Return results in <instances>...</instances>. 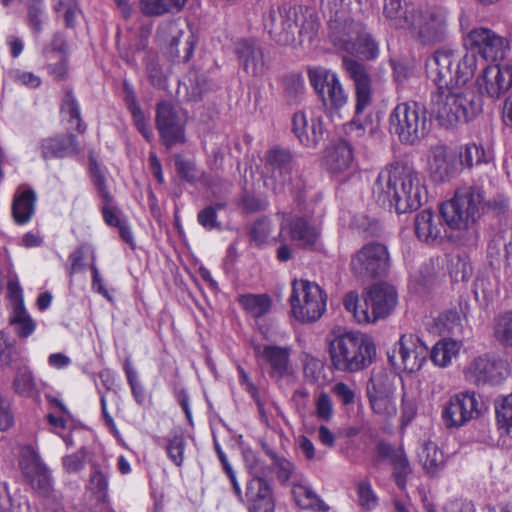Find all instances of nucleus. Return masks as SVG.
<instances>
[{
  "mask_svg": "<svg viewBox=\"0 0 512 512\" xmlns=\"http://www.w3.org/2000/svg\"><path fill=\"white\" fill-rule=\"evenodd\" d=\"M427 75L436 85L429 110L438 124L453 128L474 120L482 112V101L465 84L476 70V56L442 48L427 60Z\"/></svg>",
  "mask_w": 512,
  "mask_h": 512,
  "instance_id": "nucleus-1",
  "label": "nucleus"
},
{
  "mask_svg": "<svg viewBox=\"0 0 512 512\" xmlns=\"http://www.w3.org/2000/svg\"><path fill=\"white\" fill-rule=\"evenodd\" d=\"M376 202L397 213L419 209L427 200L424 177L411 165L394 162L382 169L372 187Z\"/></svg>",
  "mask_w": 512,
  "mask_h": 512,
  "instance_id": "nucleus-2",
  "label": "nucleus"
},
{
  "mask_svg": "<svg viewBox=\"0 0 512 512\" xmlns=\"http://www.w3.org/2000/svg\"><path fill=\"white\" fill-rule=\"evenodd\" d=\"M484 207V192L478 186L458 188L454 196L443 202L440 215L451 231V237L462 244H470L479 238V220Z\"/></svg>",
  "mask_w": 512,
  "mask_h": 512,
  "instance_id": "nucleus-3",
  "label": "nucleus"
},
{
  "mask_svg": "<svg viewBox=\"0 0 512 512\" xmlns=\"http://www.w3.org/2000/svg\"><path fill=\"white\" fill-rule=\"evenodd\" d=\"M333 367L341 372L354 373L370 366L376 357V346L372 338L359 331H348L337 335L329 345Z\"/></svg>",
  "mask_w": 512,
  "mask_h": 512,
  "instance_id": "nucleus-4",
  "label": "nucleus"
},
{
  "mask_svg": "<svg viewBox=\"0 0 512 512\" xmlns=\"http://www.w3.org/2000/svg\"><path fill=\"white\" fill-rule=\"evenodd\" d=\"M426 108L416 101L397 104L389 115V130L401 143L414 145L429 132Z\"/></svg>",
  "mask_w": 512,
  "mask_h": 512,
  "instance_id": "nucleus-5",
  "label": "nucleus"
},
{
  "mask_svg": "<svg viewBox=\"0 0 512 512\" xmlns=\"http://www.w3.org/2000/svg\"><path fill=\"white\" fill-rule=\"evenodd\" d=\"M293 317L302 322L317 321L326 310V295L321 287L308 280H295L289 298Z\"/></svg>",
  "mask_w": 512,
  "mask_h": 512,
  "instance_id": "nucleus-6",
  "label": "nucleus"
},
{
  "mask_svg": "<svg viewBox=\"0 0 512 512\" xmlns=\"http://www.w3.org/2000/svg\"><path fill=\"white\" fill-rule=\"evenodd\" d=\"M390 269V254L384 244L371 242L358 250L350 261V270L362 281L387 275Z\"/></svg>",
  "mask_w": 512,
  "mask_h": 512,
  "instance_id": "nucleus-7",
  "label": "nucleus"
},
{
  "mask_svg": "<svg viewBox=\"0 0 512 512\" xmlns=\"http://www.w3.org/2000/svg\"><path fill=\"white\" fill-rule=\"evenodd\" d=\"M308 78L324 105L338 110L347 104L348 93L335 72L322 66L310 67Z\"/></svg>",
  "mask_w": 512,
  "mask_h": 512,
  "instance_id": "nucleus-8",
  "label": "nucleus"
},
{
  "mask_svg": "<svg viewBox=\"0 0 512 512\" xmlns=\"http://www.w3.org/2000/svg\"><path fill=\"white\" fill-rule=\"evenodd\" d=\"M424 45L443 42L448 36L446 14L439 9H419L408 29Z\"/></svg>",
  "mask_w": 512,
  "mask_h": 512,
  "instance_id": "nucleus-9",
  "label": "nucleus"
},
{
  "mask_svg": "<svg viewBox=\"0 0 512 512\" xmlns=\"http://www.w3.org/2000/svg\"><path fill=\"white\" fill-rule=\"evenodd\" d=\"M263 21L269 36L278 45L287 46L295 42L299 21L296 8L288 5L271 7Z\"/></svg>",
  "mask_w": 512,
  "mask_h": 512,
  "instance_id": "nucleus-10",
  "label": "nucleus"
},
{
  "mask_svg": "<svg viewBox=\"0 0 512 512\" xmlns=\"http://www.w3.org/2000/svg\"><path fill=\"white\" fill-rule=\"evenodd\" d=\"M186 113L180 107L163 101L156 108V127L163 144L172 147L185 140Z\"/></svg>",
  "mask_w": 512,
  "mask_h": 512,
  "instance_id": "nucleus-11",
  "label": "nucleus"
},
{
  "mask_svg": "<svg viewBox=\"0 0 512 512\" xmlns=\"http://www.w3.org/2000/svg\"><path fill=\"white\" fill-rule=\"evenodd\" d=\"M465 45L478 53L485 60L498 61L504 59L510 50L509 41L484 27L472 29L465 39Z\"/></svg>",
  "mask_w": 512,
  "mask_h": 512,
  "instance_id": "nucleus-12",
  "label": "nucleus"
},
{
  "mask_svg": "<svg viewBox=\"0 0 512 512\" xmlns=\"http://www.w3.org/2000/svg\"><path fill=\"white\" fill-rule=\"evenodd\" d=\"M234 52L239 66L247 75L261 79L268 72L271 59L258 41L242 39L235 44Z\"/></svg>",
  "mask_w": 512,
  "mask_h": 512,
  "instance_id": "nucleus-13",
  "label": "nucleus"
},
{
  "mask_svg": "<svg viewBox=\"0 0 512 512\" xmlns=\"http://www.w3.org/2000/svg\"><path fill=\"white\" fill-rule=\"evenodd\" d=\"M480 414V401L474 392H461L443 406L442 420L448 428H458Z\"/></svg>",
  "mask_w": 512,
  "mask_h": 512,
  "instance_id": "nucleus-14",
  "label": "nucleus"
},
{
  "mask_svg": "<svg viewBox=\"0 0 512 512\" xmlns=\"http://www.w3.org/2000/svg\"><path fill=\"white\" fill-rule=\"evenodd\" d=\"M19 465L32 489L41 495H48L52 489L50 471L38 453L30 446L21 450Z\"/></svg>",
  "mask_w": 512,
  "mask_h": 512,
  "instance_id": "nucleus-15",
  "label": "nucleus"
},
{
  "mask_svg": "<svg viewBox=\"0 0 512 512\" xmlns=\"http://www.w3.org/2000/svg\"><path fill=\"white\" fill-rule=\"evenodd\" d=\"M479 91L491 99H499L512 87V64H493L477 78Z\"/></svg>",
  "mask_w": 512,
  "mask_h": 512,
  "instance_id": "nucleus-16",
  "label": "nucleus"
},
{
  "mask_svg": "<svg viewBox=\"0 0 512 512\" xmlns=\"http://www.w3.org/2000/svg\"><path fill=\"white\" fill-rule=\"evenodd\" d=\"M427 356L428 347L417 335L409 333L401 336L397 350L389 358L393 364H396L395 360L399 358L403 369L413 373L422 368Z\"/></svg>",
  "mask_w": 512,
  "mask_h": 512,
  "instance_id": "nucleus-17",
  "label": "nucleus"
},
{
  "mask_svg": "<svg viewBox=\"0 0 512 512\" xmlns=\"http://www.w3.org/2000/svg\"><path fill=\"white\" fill-rule=\"evenodd\" d=\"M342 66L353 81L355 88V113L361 114L372 102V79L366 66L348 56L342 58Z\"/></svg>",
  "mask_w": 512,
  "mask_h": 512,
  "instance_id": "nucleus-18",
  "label": "nucleus"
},
{
  "mask_svg": "<svg viewBox=\"0 0 512 512\" xmlns=\"http://www.w3.org/2000/svg\"><path fill=\"white\" fill-rule=\"evenodd\" d=\"M397 302V293L392 285L378 283L364 295V305L371 309L370 322H375L391 313Z\"/></svg>",
  "mask_w": 512,
  "mask_h": 512,
  "instance_id": "nucleus-19",
  "label": "nucleus"
},
{
  "mask_svg": "<svg viewBox=\"0 0 512 512\" xmlns=\"http://www.w3.org/2000/svg\"><path fill=\"white\" fill-rule=\"evenodd\" d=\"M281 233L301 248H309L315 245L320 235L316 226L299 216L284 218L281 224Z\"/></svg>",
  "mask_w": 512,
  "mask_h": 512,
  "instance_id": "nucleus-20",
  "label": "nucleus"
},
{
  "mask_svg": "<svg viewBox=\"0 0 512 512\" xmlns=\"http://www.w3.org/2000/svg\"><path fill=\"white\" fill-rule=\"evenodd\" d=\"M376 452L380 460L388 461L393 466L395 483L400 490L404 491L407 485V477L412 472L404 450L386 442H379L376 446Z\"/></svg>",
  "mask_w": 512,
  "mask_h": 512,
  "instance_id": "nucleus-21",
  "label": "nucleus"
},
{
  "mask_svg": "<svg viewBox=\"0 0 512 512\" xmlns=\"http://www.w3.org/2000/svg\"><path fill=\"white\" fill-rule=\"evenodd\" d=\"M466 381L480 386L484 384H497L503 377L496 361L488 355H483L471 360L464 368Z\"/></svg>",
  "mask_w": 512,
  "mask_h": 512,
  "instance_id": "nucleus-22",
  "label": "nucleus"
},
{
  "mask_svg": "<svg viewBox=\"0 0 512 512\" xmlns=\"http://www.w3.org/2000/svg\"><path fill=\"white\" fill-rule=\"evenodd\" d=\"M244 502L249 512H274L275 501L267 480L250 479L246 485Z\"/></svg>",
  "mask_w": 512,
  "mask_h": 512,
  "instance_id": "nucleus-23",
  "label": "nucleus"
},
{
  "mask_svg": "<svg viewBox=\"0 0 512 512\" xmlns=\"http://www.w3.org/2000/svg\"><path fill=\"white\" fill-rule=\"evenodd\" d=\"M292 132L299 143L307 148H316L324 138V127L320 119L309 122L303 111L294 113Z\"/></svg>",
  "mask_w": 512,
  "mask_h": 512,
  "instance_id": "nucleus-24",
  "label": "nucleus"
},
{
  "mask_svg": "<svg viewBox=\"0 0 512 512\" xmlns=\"http://www.w3.org/2000/svg\"><path fill=\"white\" fill-rule=\"evenodd\" d=\"M255 352L270 365L269 374L272 378L281 379L293 374L288 347L266 345L261 350L260 346H257Z\"/></svg>",
  "mask_w": 512,
  "mask_h": 512,
  "instance_id": "nucleus-25",
  "label": "nucleus"
},
{
  "mask_svg": "<svg viewBox=\"0 0 512 512\" xmlns=\"http://www.w3.org/2000/svg\"><path fill=\"white\" fill-rule=\"evenodd\" d=\"M185 35L183 29L176 22H164L157 29V38L163 44L169 47V52L172 56L183 58L184 60H188L193 53V45L191 41V35H187V38L184 43L183 52L184 55L181 56V51L179 49L181 38Z\"/></svg>",
  "mask_w": 512,
  "mask_h": 512,
  "instance_id": "nucleus-26",
  "label": "nucleus"
},
{
  "mask_svg": "<svg viewBox=\"0 0 512 512\" xmlns=\"http://www.w3.org/2000/svg\"><path fill=\"white\" fill-rule=\"evenodd\" d=\"M353 161L352 146L341 139L326 149L323 163L330 173L344 174L351 170Z\"/></svg>",
  "mask_w": 512,
  "mask_h": 512,
  "instance_id": "nucleus-27",
  "label": "nucleus"
},
{
  "mask_svg": "<svg viewBox=\"0 0 512 512\" xmlns=\"http://www.w3.org/2000/svg\"><path fill=\"white\" fill-rule=\"evenodd\" d=\"M430 176L436 182H445L456 173L455 157L444 146H436L429 160Z\"/></svg>",
  "mask_w": 512,
  "mask_h": 512,
  "instance_id": "nucleus-28",
  "label": "nucleus"
},
{
  "mask_svg": "<svg viewBox=\"0 0 512 512\" xmlns=\"http://www.w3.org/2000/svg\"><path fill=\"white\" fill-rule=\"evenodd\" d=\"M40 151L45 160L71 156L78 151L76 137L73 134H62L45 138L41 141Z\"/></svg>",
  "mask_w": 512,
  "mask_h": 512,
  "instance_id": "nucleus-29",
  "label": "nucleus"
},
{
  "mask_svg": "<svg viewBox=\"0 0 512 512\" xmlns=\"http://www.w3.org/2000/svg\"><path fill=\"white\" fill-rule=\"evenodd\" d=\"M418 10L402 0H385L383 14L391 27L408 30Z\"/></svg>",
  "mask_w": 512,
  "mask_h": 512,
  "instance_id": "nucleus-30",
  "label": "nucleus"
},
{
  "mask_svg": "<svg viewBox=\"0 0 512 512\" xmlns=\"http://www.w3.org/2000/svg\"><path fill=\"white\" fill-rule=\"evenodd\" d=\"M415 233L419 240L426 243H434L442 238L445 231L440 218L430 210H423L415 217Z\"/></svg>",
  "mask_w": 512,
  "mask_h": 512,
  "instance_id": "nucleus-31",
  "label": "nucleus"
},
{
  "mask_svg": "<svg viewBox=\"0 0 512 512\" xmlns=\"http://www.w3.org/2000/svg\"><path fill=\"white\" fill-rule=\"evenodd\" d=\"M357 37L358 31L352 23L341 24L337 20L330 22L329 39L336 49L353 55Z\"/></svg>",
  "mask_w": 512,
  "mask_h": 512,
  "instance_id": "nucleus-32",
  "label": "nucleus"
},
{
  "mask_svg": "<svg viewBox=\"0 0 512 512\" xmlns=\"http://www.w3.org/2000/svg\"><path fill=\"white\" fill-rule=\"evenodd\" d=\"M292 496L295 503L302 509L317 512H327L330 509L305 480L299 479L298 482H293Z\"/></svg>",
  "mask_w": 512,
  "mask_h": 512,
  "instance_id": "nucleus-33",
  "label": "nucleus"
},
{
  "mask_svg": "<svg viewBox=\"0 0 512 512\" xmlns=\"http://www.w3.org/2000/svg\"><path fill=\"white\" fill-rule=\"evenodd\" d=\"M271 167L272 177L279 179L282 185L290 182L292 170V155L289 151L279 148L271 149L267 156Z\"/></svg>",
  "mask_w": 512,
  "mask_h": 512,
  "instance_id": "nucleus-34",
  "label": "nucleus"
},
{
  "mask_svg": "<svg viewBox=\"0 0 512 512\" xmlns=\"http://www.w3.org/2000/svg\"><path fill=\"white\" fill-rule=\"evenodd\" d=\"M36 193L33 190H25L15 195L12 203V216L19 225L28 223L35 212Z\"/></svg>",
  "mask_w": 512,
  "mask_h": 512,
  "instance_id": "nucleus-35",
  "label": "nucleus"
},
{
  "mask_svg": "<svg viewBox=\"0 0 512 512\" xmlns=\"http://www.w3.org/2000/svg\"><path fill=\"white\" fill-rule=\"evenodd\" d=\"M419 460L430 476L438 474L445 465V455L439 447L431 441L426 442L420 453Z\"/></svg>",
  "mask_w": 512,
  "mask_h": 512,
  "instance_id": "nucleus-36",
  "label": "nucleus"
},
{
  "mask_svg": "<svg viewBox=\"0 0 512 512\" xmlns=\"http://www.w3.org/2000/svg\"><path fill=\"white\" fill-rule=\"evenodd\" d=\"M461 346V342L453 339L440 340L432 348L430 358L435 365L446 367L458 355Z\"/></svg>",
  "mask_w": 512,
  "mask_h": 512,
  "instance_id": "nucleus-37",
  "label": "nucleus"
},
{
  "mask_svg": "<svg viewBox=\"0 0 512 512\" xmlns=\"http://www.w3.org/2000/svg\"><path fill=\"white\" fill-rule=\"evenodd\" d=\"M209 89V84L203 74L197 71H191L188 75V83H184L183 87H179L178 96L184 90L183 99L186 101H198L202 98L203 94Z\"/></svg>",
  "mask_w": 512,
  "mask_h": 512,
  "instance_id": "nucleus-38",
  "label": "nucleus"
},
{
  "mask_svg": "<svg viewBox=\"0 0 512 512\" xmlns=\"http://www.w3.org/2000/svg\"><path fill=\"white\" fill-rule=\"evenodd\" d=\"M10 323L14 326L15 332L21 338L29 337L36 328L34 320L30 317L24 307V302L19 301L13 305V314Z\"/></svg>",
  "mask_w": 512,
  "mask_h": 512,
  "instance_id": "nucleus-39",
  "label": "nucleus"
},
{
  "mask_svg": "<svg viewBox=\"0 0 512 512\" xmlns=\"http://www.w3.org/2000/svg\"><path fill=\"white\" fill-rule=\"evenodd\" d=\"M14 392L23 397L32 398L37 395V384L28 366L18 367L12 383Z\"/></svg>",
  "mask_w": 512,
  "mask_h": 512,
  "instance_id": "nucleus-40",
  "label": "nucleus"
},
{
  "mask_svg": "<svg viewBox=\"0 0 512 512\" xmlns=\"http://www.w3.org/2000/svg\"><path fill=\"white\" fill-rule=\"evenodd\" d=\"M187 0H139L140 11L146 16H161L180 10Z\"/></svg>",
  "mask_w": 512,
  "mask_h": 512,
  "instance_id": "nucleus-41",
  "label": "nucleus"
},
{
  "mask_svg": "<svg viewBox=\"0 0 512 512\" xmlns=\"http://www.w3.org/2000/svg\"><path fill=\"white\" fill-rule=\"evenodd\" d=\"M493 336L504 347H512V311L500 313L493 321Z\"/></svg>",
  "mask_w": 512,
  "mask_h": 512,
  "instance_id": "nucleus-42",
  "label": "nucleus"
},
{
  "mask_svg": "<svg viewBox=\"0 0 512 512\" xmlns=\"http://www.w3.org/2000/svg\"><path fill=\"white\" fill-rule=\"evenodd\" d=\"M263 449L272 461L278 481L281 484L287 483L293 477L295 471L294 464L284 456L277 454L267 445H263Z\"/></svg>",
  "mask_w": 512,
  "mask_h": 512,
  "instance_id": "nucleus-43",
  "label": "nucleus"
},
{
  "mask_svg": "<svg viewBox=\"0 0 512 512\" xmlns=\"http://www.w3.org/2000/svg\"><path fill=\"white\" fill-rule=\"evenodd\" d=\"M88 490L95 496L96 500L105 503L108 500V477L98 465L91 466Z\"/></svg>",
  "mask_w": 512,
  "mask_h": 512,
  "instance_id": "nucleus-44",
  "label": "nucleus"
},
{
  "mask_svg": "<svg viewBox=\"0 0 512 512\" xmlns=\"http://www.w3.org/2000/svg\"><path fill=\"white\" fill-rule=\"evenodd\" d=\"M503 247L505 257H512V224L505 225L499 229L492 242L488 246L490 256H498L499 248Z\"/></svg>",
  "mask_w": 512,
  "mask_h": 512,
  "instance_id": "nucleus-45",
  "label": "nucleus"
},
{
  "mask_svg": "<svg viewBox=\"0 0 512 512\" xmlns=\"http://www.w3.org/2000/svg\"><path fill=\"white\" fill-rule=\"evenodd\" d=\"M239 302L255 318L265 315L270 309V299L266 295H243L240 297Z\"/></svg>",
  "mask_w": 512,
  "mask_h": 512,
  "instance_id": "nucleus-46",
  "label": "nucleus"
},
{
  "mask_svg": "<svg viewBox=\"0 0 512 512\" xmlns=\"http://www.w3.org/2000/svg\"><path fill=\"white\" fill-rule=\"evenodd\" d=\"M490 159L491 152L476 143L467 144L464 150L460 152L461 164L469 168L481 163H487Z\"/></svg>",
  "mask_w": 512,
  "mask_h": 512,
  "instance_id": "nucleus-47",
  "label": "nucleus"
},
{
  "mask_svg": "<svg viewBox=\"0 0 512 512\" xmlns=\"http://www.w3.org/2000/svg\"><path fill=\"white\" fill-rule=\"evenodd\" d=\"M495 411L500 429L512 434V393L496 401Z\"/></svg>",
  "mask_w": 512,
  "mask_h": 512,
  "instance_id": "nucleus-48",
  "label": "nucleus"
},
{
  "mask_svg": "<svg viewBox=\"0 0 512 512\" xmlns=\"http://www.w3.org/2000/svg\"><path fill=\"white\" fill-rule=\"evenodd\" d=\"M394 394L370 396L369 402L372 410L383 417L392 418L397 414V406L394 401Z\"/></svg>",
  "mask_w": 512,
  "mask_h": 512,
  "instance_id": "nucleus-49",
  "label": "nucleus"
},
{
  "mask_svg": "<svg viewBox=\"0 0 512 512\" xmlns=\"http://www.w3.org/2000/svg\"><path fill=\"white\" fill-rule=\"evenodd\" d=\"M343 305L353 315L356 322L359 324L370 323V313L364 304H359V297L356 292L347 293L343 299Z\"/></svg>",
  "mask_w": 512,
  "mask_h": 512,
  "instance_id": "nucleus-50",
  "label": "nucleus"
},
{
  "mask_svg": "<svg viewBox=\"0 0 512 512\" xmlns=\"http://www.w3.org/2000/svg\"><path fill=\"white\" fill-rule=\"evenodd\" d=\"M61 112L69 117V121L77 122L78 132L83 133L86 130V125L82 123L79 104L71 90L66 91L63 97Z\"/></svg>",
  "mask_w": 512,
  "mask_h": 512,
  "instance_id": "nucleus-51",
  "label": "nucleus"
},
{
  "mask_svg": "<svg viewBox=\"0 0 512 512\" xmlns=\"http://www.w3.org/2000/svg\"><path fill=\"white\" fill-rule=\"evenodd\" d=\"M243 460L246 469L249 474L252 476L251 479H261L266 480V476L269 472V468L264 463L262 459H260L256 453L250 449H246L243 451Z\"/></svg>",
  "mask_w": 512,
  "mask_h": 512,
  "instance_id": "nucleus-52",
  "label": "nucleus"
},
{
  "mask_svg": "<svg viewBox=\"0 0 512 512\" xmlns=\"http://www.w3.org/2000/svg\"><path fill=\"white\" fill-rule=\"evenodd\" d=\"M358 504L366 512L374 510L378 505V496L369 480H362L356 486Z\"/></svg>",
  "mask_w": 512,
  "mask_h": 512,
  "instance_id": "nucleus-53",
  "label": "nucleus"
},
{
  "mask_svg": "<svg viewBox=\"0 0 512 512\" xmlns=\"http://www.w3.org/2000/svg\"><path fill=\"white\" fill-rule=\"evenodd\" d=\"M19 356L15 340L0 331V367H8L16 362Z\"/></svg>",
  "mask_w": 512,
  "mask_h": 512,
  "instance_id": "nucleus-54",
  "label": "nucleus"
},
{
  "mask_svg": "<svg viewBox=\"0 0 512 512\" xmlns=\"http://www.w3.org/2000/svg\"><path fill=\"white\" fill-rule=\"evenodd\" d=\"M394 387L385 373L373 374L367 384V395L379 396L380 393L383 395L394 394Z\"/></svg>",
  "mask_w": 512,
  "mask_h": 512,
  "instance_id": "nucleus-55",
  "label": "nucleus"
},
{
  "mask_svg": "<svg viewBox=\"0 0 512 512\" xmlns=\"http://www.w3.org/2000/svg\"><path fill=\"white\" fill-rule=\"evenodd\" d=\"M379 53L378 44L372 38L371 35L358 32L356 38V50L353 55L361 56L367 60H371L377 57Z\"/></svg>",
  "mask_w": 512,
  "mask_h": 512,
  "instance_id": "nucleus-56",
  "label": "nucleus"
},
{
  "mask_svg": "<svg viewBox=\"0 0 512 512\" xmlns=\"http://www.w3.org/2000/svg\"><path fill=\"white\" fill-rule=\"evenodd\" d=\"M124 371L135 401L142 405L146 399L145 390L140 380L138 379L137 371L134 369L129 359H126L125 361Z\"/></svg>",
  "mask_w": 512,
  "mask_h": 512,
  "instance_id": "nucleus-57",
  "label": "nucleus"
},
{
  "mask_svg": "<svg viewBox=\"0 0 512 512\" xmlns=\"http://www.w3.org/2000/svg\"><path fill=\"white\" fill-rule=\"evenodd\" d=\"M4 82L18 83L30 88H36L41 84V79L31 72L10 69L5 74Z\"/></svg>",
  "mask_w": 512,
  "mask_h": 512,
  "instance_id": "nucleus-58",
  "label": "nucleus"
},
{
  "mask_svg": "<svg viewBox=\"0 0 512 512\" xmlns=\"http://www.w3.org/2000/svg\"><path fill=\"white\" fill-rule=\"evenodd\" d=\"M334 414V407L331 397L324 391L315 398V415L324 422H329Z\"/></svg>",
  "mask_w": 512,
  "mask_h": 512,
  "instance_id": "nucleus-59",
  "label": "nucleus"
},
{
  "mask_svg": "<svg viewBox=\"0 0 512 512\" xmlns=\"http://www.w3.org/2000/svg\"><path fill=\"white\" fill-rule=\"evenodd\" d=\"M272 226L271 222L268 218L262 217L255 221L250 229V238L256 245L264 244L270 234H271Z\"/></svg>",
  "mask_w": 512,
  "mask_h": 512,
  "instance_id": "nucleus-60",
  "label": "nucleus"
},
{
  "mask_svg": "<svg viewBox=\"0 0 512 512\" xmlns=\"http://www.w3.org/2000/svg\"><path fill=\"white\" fill-rule=\"evenodd\" d=\"M185 439L182 435H175L169 439L166 451L170 460L181 466L184 461Z\"/></svg>",
  "mask_w": 512,
  "mask_h": 512,
  "instance_id": "nucleus-61",
  "label": "nucleus"
},
{
  "mask_svg": "<svg viewBox=\"0 0 512 512\" xmlns=\"http://www.w3.org/2000/svg\"><path fill=\"white\" fill-rule=\"evenodd\" d=\"M351 3V0H320V7L324 12L338 17L349 11Z\"/></svg>",
  "mask_w": 512,
  "mask_h": 512,
  "instance_id": "nucleus-62",
  "label": "nucleus"
},
{
  "mask_svg": "<svg viewBox=\"0 0 512 512\" xmlns=\"http://www.w3.org/2000/svg\"><path fill=\"white\" fill-rule=\"evenodd\" d=\"M91 174L93 183L96 186L99 195L102 197L106 204H110L113 200V197L106 186V178L104 173L98 166L95 165L91 168Z\"/></svg>",
  "mask_w": 512,
  "mask_h": 512,
  "instance_id": "nucleus-63",
  "label": "nucleus"
},
{
  "mask_svg": "<svg viewBox=\"0 0 512 512\" xmlns=\"http://www.w3.org/2000/svg\"><path fill=\"white\" fill-rule=\"evenodd\" d=\"M319 24L312 15L305 17L302 24H298V34L300 41L308 40L311 42L318 32Z\"/></svg>",
  "mask_w": 512,
  "mask_h": 512,
  "instance_id": "nucleus-64",
  "label": "nucleus"
}]
</instances>
